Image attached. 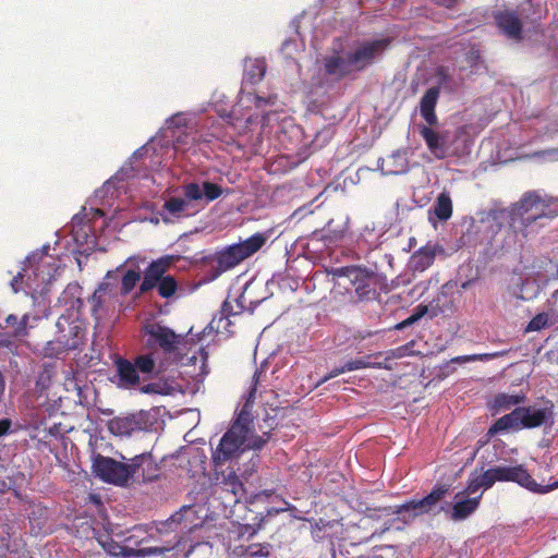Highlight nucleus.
Segmentation results:
<instances>
[{"instance_id": "18", "label": "nucleus", "mask_w": 558, "mask_h": 558, "mask_svg": "<svg viewBox=\"0 0 558 558\" xmlns=\"http://www.w3.org/2000/svg\"><path fill=\"white\" fill-rule=\"evenodd\" d=\"M56 328L58 339L63 344L61 348H65L66 351L77 349L85 336L83 324L64 315L59 317Z\"/></svg>"}, {"instance_id": "11", "label": "nucleus", "mask_w": 558, "mask_h": 558, "mask_svg": "<svg viewBox=\"0 0 558 558\" xmlns=\"http://www.w3.org/2000/svg\"><path fill=\"white\" fill-rule=\"evenodd\" d=\"M276 96H269L268 98L253 95L252 93H242L238 104L232 108L231 112L226 114L223 119L230 124L238 134H245L251 130V125L255 122H260L262 128L265 129L271 125L274 121L278 120L277 112H267L260 120L258 114L251 111V104L254 102L256 109H262L266 105H275Z\"/></svg>"}, {"instance_id": "51", "label": "nucleus", "mask_w": 558, "mask_h": 558, "mask_svg": "<svg viewBox=\"0 0 558 558\" xmlns=\"http://www.w3.org/2000/svg\"><path fill=\"white\" fill-rule=\"evenodd\" d=\"M4 390H5V380H4L2 373L0 372V400L2 399Z\"/></svg>"}, {"instance_id": "7", "label": "nucleus", "mask_w": 558, "mask_h": 558, "mask_svg": "<svg viewBox=\"0 0 558 558\" xmlns=\"http://www.w3.org/2000/svg\"><path fill=\"white\" fill-rule=\"evenodd\" d=\"M229 194V190L207 180H197L184 183L181 193L169 197L162 207L165 222H173L174 219L192 217L206 208V206Z\"/></svg>"}, {"instance_id": "48", "label": "nucleus", "mask_w": 558, "mask_h": 558, "mask_svg": "<svg viewBox=\"0 0 558 558\" xmlns=\"http://www.w3.org/2000/svg\"><path fill=\"white\" fill-rule=\"evenodd\" d=\"M417 319L415 318L414 315H411L410 317H408L407 319H404L403 322H401L400 324L397 325V329H403L408 326H411L412 324L416 323Z\"/></svg>"}, {"instance_id": "14", "label": "nucleus", "mask_w": 558, "mask_h": 558, "mask_svg": "<svg viewBox=\"0 0 558 558\" xmlns=\"http://www.w3.org/2000/svg\"><path fill=\"white\" fill-rule=\"evenodd\" d=\"M483 493L482 489L470 492L468 483L463 490L454 495L453 502L447 507L441 506L439 511L446 512L452 521H463L477 510Z\"/></svg>"}, {"instance_id": "46", "label": "nucleus", "mask_w": 558, "mask_h": 558, "mask_svg": "<svg viewBox=\"0 0 558 558\" xmlns=\"http://www.w3.org/2000/svg\"><path fill=\"white\" fill-rule=\"evenodd\" d=\"M438 84L446 85L450 81V73L447 68L440 66L437 71Z\"/></svg>"}, {"instance_id": "32", "label": "nucleus", "mask_w": 558, "mask_h": 558, "mask_svg": "<svg viewBox=\"0 0 558 558\" xmlns=\"http://www.w3.org/2000/svg\"><path fill=\"white\" fill-rule=\"evenodd\" d=\"M194 514H195V511H194L193 507L184 506L180 509V511L172 514L166 522L161 523L162 527L160 529V531H162V529H168V527L172 529L174 525H179L182 523L184 524L183 529L191 530V527L187 525L186 522H191Z\"/></svg>"}, {"instance_id": "44", "label": "nucleus", "mask_w": 558, "mask_h": 558, "mask_svg": "<svg viewBox=\"0 0 558 558\" xmlns=\"http://www.w3.org/2000/svg\"><path fill=\"white\" fill-rule=\"evenodd\" d=\"M465 58L471 66H475L481 58L480 50L474 47L469 48V50L465 52Z\"/></svg>"}, {"instance_id": "54", "label": "nucleus", "mask_w": 558, "mask_h": 558, "mask_svg": "<svg viewBox=\"0 0 558 558\" xmlns=\"http://www.w3.org/2000/svg\"><path fill=\"white\" fill-rule=\"evenodd\" d=\"M80 289V287L77 284H69L66 290L70 291V292H76L77 290Z\"/></svg>"}, {"instance_id": "31", "label": "nucleus", "mask_w": 558, "mask_h": 558, "mask_svg": "<svg viewBox=\"0 0 558 558\" xmlns=\"http://www.w3.org/2000/svg\"><path fill=\"white\" fill-rule=\"evenodd\" d=\"M159 352L153 351L147 354H142L135 359V366L138 371H141L144 374H150V373H160L163 369L158 368V364L160 361Z\"/></svg>"}, {"instance_id": "33", "label": "nucleus", "mask_w": 558, "mask_h": 558, "mask_svg": "<svg viewBox=\"0 0 558 558\" xmlns=\"http://www.w3.org/2000/svg\"><path fill=\"white\" fill-rule=\"evenodd\" d=\"M266 72L264 60H247L244 65V80L251 84L259 82Z\"/></svg>"}, {"instance_id": "42", "label": "nucleus", "mask_w": 558, "mask_h": 558, "mask_svg": "<svg viewBox=\"0 0 558 558\" xmlns=\"http://www.w3.org/2000/svg\"><path fill=\"white\" fill-rule=\"evenodd\" d=\"M345 364L341 365V366H338V367H335L332 368L327 375H325L318 383H317V386H320L323 385L324 383L328 381L329 379L331 378H335L341 374H344L347 373L348 371L345 369Z\"/></svg>"}, {"instance_id": "1", "label": "nucleus", "mask_w": 558, "mask_h": 558, "mask_svg": "<svg viewBox=\"0 0 558 558\" xmlns=\"http://www.w3.org/2000/svg\"><path fill=\"white\" fill-rule=\"evenodd\" d=\"M175 257L161 256L148 263L144 270L142 265L146 263L143 255L129 256L116 269L107 271L102 281L98 284L93 295L88 299L93 317L99 322L118 314L124 307L125 298L138 284L135 298L144 295L156 289L162 299L172 298L178 291V282L168 271Z\"/></svg>"}, {"instance_id": "40", "label": "nucleus", "mask_w": 558, "mask_h": 558, "mask_svg": "<svg viewBox=\"0 0 558 558\" xmlns=\"http://www.w3.org/2000/svg\"><path fill=\"white\" fill-rule=\"evenodd\" d=\"M506 354V351L485 353V354H473L459 356L454 361L457 362H472V361H489Z\"/></svg>"}, {"instance_id": "37", "label": "nucleus", "mask_w": 558, "mask_h": 558, "mask_svg": "<svg viewBox=\"0 0 558 558\" xmlns=\"http://www.w3.org/2000/svg\"><path fill=\"white\" fill-rule=\"evenodd\" d=\"M234 314H236V312H234ZM230 315H233V312L229 311V303L226 302L222 307V315L219 318H214L210 322L208 328L210 330L216 329L218 332L220 331V329L227 330L228 326L230 325Z\"/></svg>"}, {"instance_id": "9", "label": "nucleus", "mask_w": 558, "mask_h": 558, "mask_svg": "<svg viewBox=\"0 0 558 558\" xmlns=\"http://www.w3.org/2000/svg\"><path fill=\"white\" fill-rule=\"evenodd\" d=\"M356 72L350 50L343 48L342 41H333L331 50L317 63L310 81H305V89L314 100L324 95L328 88L343 77Z\"/></svg>"}, {"instance_id": "15", "label": "nucleus", "mask_w": 558, "mask_h": 558, "mask_svg": "<svg viewBox=\"0 0 558 558\" xmlns=\"http://www.w3.org/2000/svg\"><path fill=\"white\" fill-rule=\"evenodd\" d=\"M448 490L449 487L446 485L436 486L426 497L405 502L397 507L393 513L402 514L404 519L407 518L405 514H409L408 518L410 519L424 513H430Z\"/></svg>"}, {"instance_id": "45", "label": "nucleus", "mask_w": 558, "mask_h": 558, "mask_svg": "<svg viewBox=\"0 0 558 558\" xmlns=\"http://www.w3.org/2000/svg\"><path fill=\"white\" fill-rule=\"evenodd\" d=\"M281 49L287 57H292V52L298 50V43L295 39H288L282 44Z\"/></svg>"}, {"instance_id": "34", "label": "nucleus", "mask_w": 558, "mask_h": 558, "mask_svg": "<svg viewBox=\"0 0 558 558\" xmlns=\"http://www.w3.org/2000/svg\"><path fill=\"white\" fill-rule=\"evenodd\" d=\"M524 401V396L520 395H507L499 393L495 397L493 402V408L499 411L510 410L512 407H515Z\"/></svg>"}, {"instance_id": "56", "label": "nucleus", "mask_w": 558, "mask_h": 558, "mask_svg": "<svg viewBox=\"0 0 558 558\" xmlns=\"http://www.w3.org/2000/svg\"><path fill=\"white\" fill-rule=\"evenodd\" d=\"M251 462H252L251 471H253V470H254V466H256V463L254 462L253 458L251 459Z\"/></svg>"}, {"instance_id": "26", "label": "nucleus", "mask_w": 558, "mask_h": 558, "mask_svg": "<svg viewBox=\"0 0 558 558\" xmlns=\"http://www.w3.org/2000/svg\"><path fill=\"white\" fill-rule=\"evenodd\" d=\"M408 170L409 161L405 151L397 150L381 162L384 174H402L408 172Z\"/></svg>"}, {"instance_id": "25", "label": "nucleus", "mask_w": 558, "mask_h": 558, "mask_svg": "<svg viewBox=\"0 0 558 558\" xmlns=\"http://www.w3.org/2000/svg\"><path fill=\"white\" fill-rule=\"evenodd\" d=\"M437 252H439L437 245L428 244L421 247L411 256V268L414 271H424L434 263Z\"/></svg>"}, {"instance_id": "6", "label": "nucleus", "mask_w": 558, "mask_h": 558, "mask_svg": "<svg viewBox=\"0 0 558 558\" xmlns=\"http://www.w3.org/2000/svg\"><path fill=\"white\" fill-rule=\"evenodd\" d=\"M49 251L47 244L26 257L22 270L10 282L13 292L24 291L34 302L48 292L60 269L58 259Z\"/></svg>"}, {"instance_id": "55", "label": "nucleus", "mask_w": 558, "mask_h": 558, "mask_svg": "<svg viewBox=\"0 0 558 558\" xmlns=\"http://www.w3.org/2000/svg\"><path fill=\"white\" fill-rule=\"evenodd\" d=\"M374 230V227L369 228L368 226L365 227L364 232L362 233V236L366 235V232H371Z\"/></svg>"}, {"instance_id": "27", "label": "nucleus", "mask_w": 558, "mask_h": 558, "mask_svg": "<svg viewBox=\"0 0 558 558\" xmlns=\"http://www.w3.org/2000/svg\"><path fill=\"white\" fill-rule=\"evenodd\" d=\"M117 371L119 375V386L123 388H131L138 384L140 376L135 364L128 360L120 359L117 362Z\"/></svg>"}, {"instance_id": "13", "label": "nucleus", "mask_w": 558, "mask_h": 558, "mask_svg": "<svg viewBox=\"0 0 558 558\" xmlns=\"http://www.w3.org/2000/svg\"><path fill=\"white\" fill-rule=\"evenodd\" d=\"M266 240L265 234L255 233L245 241L230 245L219 252L215 258L217 271L215 277L235 267L242 260L255 254L266 243Z\"/></svg>"}, {"instance_id": "43", "label": "nucleus", "mask_w": 558, "mask_h": 558, "mask_svg": "<svg viewBox=\"0 0 558 558\" xmlns=\"http://www.w3.org/2000/svg\"><path fill=\"white\" fill-rule=\"evenodd\" d=\"M345 364V369L348 372H353V371H357V369H362V368H366L369 366V363L365 362L364 360L362 359H357V360H352V361H348Z\"/></svg>"}, {"instance_id": "10", "label": "nucleus", "mask_w": 558, "mask_h": 558, "mask_svg": "<svg viewBox=\"0 0 558 558\" xmlns=\"http://www.w3.org/2000/svg\"><path fill=\"white\" fill-rule=\"evenodd\" d=\"M496 482H514L527 490L539 495L548 493V489L543 488V485L536 483L521 464H498L481 473L472 472L469 476V490L482 489L485 492Z\"/></svg>"}, {"instance_id": "58", "label": "nucleus", "mask_w": 558, "mask_h": 558, "mask_svg": "<svg viewBox=\"0 0 558 558\" xmlns=\"http://www.w3.org/2000/svg\"><path fill=\"white\" fill-rule=\"evenodd\" d=\"M558 296V290H556L554 293H553V299L557 298Z\"/></svg>"}, {"instance_id": "22", "label": "nucleus", "mask_w": 558, "mask_h": 558, "mask_svg": "<svg viewBox=\"0 0 558 558\" xmlns=\"http://www.w3.org/2000/svg\"><path fill=\"white\" fill-rule=\"evenodd\" d=\"M420 134L435 158L444 159L450 154V140L447 133L422 126Z\"/></svg>"}, {"instance_id": "35", "label": "nucleus", "mask_w": 558, "mask_h": 558, "mask_svg": "<svg viewBox=\"0 0 558 558\" xmlns=\"http://www.w3.org/2000/svg\"><path fill=\"white\" fill-rule=\"evenodd\" d=\"M555 315V311L550 310V312H543L537 314L527 325L526 331H538L546 326H549L554 323L553 317Z\"/></svg>"}, {"instance_id": "47", "label": "nucleus", "mask_w": 558, "mask_h": 558, "mask_svg": "<svg viewBox=\"0 0 558 558\" xmlns=\"http://www.w3.org/2000/svg\"><path fill=\"white\" fill-rule=\"evenodd\" d=\"M12 432V421L10 418L0 420V438Z\"/></svg>"}, {"instance_id": "28", "label": "nucleus", "mask_w": 558, "mask_h": 558, "mask_svg": "<svg viewBox=\"0 0 558 558\" xmlns=\"http://www.w3.org/2000/svg\"><path fill=\"white\" fill-rule=\"evenodd\" d=\"M332 220H330L326 228L315 231L312 234L311 242H323L326 247L337 244L344 235V228H332Z\"/></svg>"}, {"instance_id": "52", "label": "nucleus", "mask_w": 558, "mask_h": 558, "mask_svg": "<svg viewBox=\"0 0 558 558\" xmlns=\"http://www.w3.org/2000/svg\"><path fill=\"white\" fill-rule=\"evenodd\" d=\"M543 488L548 489V493H549V492L558 488V481H556V482H554V483H551L549 485H543Z\"/></svg>"}, {"instance_id": "53", "label": "nucleus", "mask_w": 558, "mask_h": 558, "mask_svg": "<svg viewBox=\"0 0 558 558\" xmlns=\"http://www.w3.org/2000/svg\"><path fill=\"white\" fill-rule=\"evenodd\" d=\"M94 217H101L105 215L104 210L101 208L93 209Z\"/></svg>"}, {"instance_id": "41", "label": "nucleus", "mask_w": 558, "mask_h": 558, "mask_svg": "<svg viewBox=\"0 0 558 558\" xmlns=\"http://www.w3.org/2000/svg\"><path fill=\"white\" fill-rule=\"evenodd\" d=\"M140 391L142 393H146V395H163L165 387L159 383H151V384L142 386L140 388Z\"/></svg>"}, {"instance_id": "59", "label": "nucleus", "mask_w": 558, "mask_h": 558, "mask_svg": "<svg viewBox=\"0 0 558 558\" xmlns=\"http://www.w3.org/2000/svg\"><path fill=\"white\" fill-rule=\"evenodd\" d=\"M556 277L558 278V267H557V270H556Z\"/></svg>"}, {"instance_id": "24", "label": "nucleus", "mask_w": 558, "mask_h": 558, "mask_svg": "<svg viewBox=\"0 0 558 558\" xmlns=\"http://www.w3.org/2000/svg\"><path fill=\"white\" fill-rule=\"evenodd\" d=\"M439 98V87L433 86L426 90L420 102L421 116L430 125L437 122L435 107Z\"/></svg>"}, {"instance_id": "5", "label": "nucleus", "mask_w": 558, "mask_h": 558, "mask_svg": "<svg viewBox=\"0 0 558 558\" xmlns=\"http://www.w3.org/2000/svg\"><path fill=\"white\" fill-rule=\"evenodd\" d=\"M556 216L548 202L536 193L525 194L508 209H493L482 214L476 228L483 240H492L506 221L514 233L526 236L529 232L545 226V221Z\"/></svg>"}, {"instance_id": "20", "label": "nucleus", "mask_w": 558, "mask_h": 558, "mask_svg": "<svg viewBox=\"0 0 558 558\" xmlns=\"http://www.w3.org/2000/svg\"><path fill=\"white\" fill-rule=\"evenodd\" d=\"M102 548L111 556L116 557H147L151 555H162L163 553L170 550L174 546L180 544V541L178 539L174 545L170 547H141V548H134L129 545H120L112 539L100 542Z\"/></svg>"}, {"instance_id": "12", "label": "nucleus", "mask_w": 558, "mask_h": 558, "mask_svg": "<svg viewBox=\"0 0 558 558\" xmlns=\"http://www.w3.org/2000/svg\"><path fill=\"white\" fill-rule=\"evenodd\" d=\"M330 274L336 279V284L343 288L352 302H363L375 299L377 276L361 266H347L332 268Z\"/></svg>"}, {"instance_id": "17", "label": "nucleus", "mask_w": 558, "mask_h": 558, "mask_svg": "<svg viewBox=\"0 0 558 558\" xmlns=\"http://www.w3.org/2000/svg\"><path fill=\"white\" fill-rule=\"evenodd\" d=\"M517 410L520 416L521 429L536 428L554 423V404L551 401L544 402L543 407H517Z\"/></svg>"}, {"instance_id": "57", "label": "nucleus", "mask_w": 558, "mask_h": 558, "mask_svg": "<svg viewBox=\"0 0 558 558\" xmlns=\"http://www.w3.org/2000/svg\"><path fill=\"white\" fill-rule=\"evenodd\" d=\"M76 221H81V218H78V216H75V217L73 218V222L75 223Z\"/></svg>"}, {"instance_id": "21", "label": "nucleus", "mask_w": 558, "mask_h": 558, "mask_svg": "<svg viewBox=\"0 0 558 558\" xmlns=\"http://www.w3.org/2000/svg\"><path fill=\"white\" fill-rule=\"evenodd\" d=\"M495 23L498 29L509 39L520 40L522 23L515 11L505 9L494 13Z\"/></svg>"}, {"instance_id": "16", "label": "nucleus", "mask_w": 558, "mask_h": 558, "mask_svg": "<svg viewBox=\"0 0 558 558\" xmlns=\"http://www.w3.org/2000/svg\"><path fill=\"white\" fill-rule=\"evenodd\" d=\"M388 38H378L374 40H366L357 44L353 49H350L353 63L356 71H361L369 65L375 59L380 57L389 46Z\"/></svg>"}, {"instance_id": "23", "label": "nucleus", "mask_w": 558, "mask_h": 558, "mask_svg": "<svg viewBox=\"0 0 558 558\" xmlns=\"http://www.w3.org/2000/svg\"><path fill=\"white\" fill-rule=\"evenodd\" d=\"M535 129L537 136L542 140L547 138L558 141V120L539 119L536 121ZM535 155L546 160H558V146L541 150Z\"/></svg>"}, {"instance_id": "29", "label": "nucleus", "mask_w": 558, "mask_h": 558, "mask_svg": "<svg viewBox=\"0 0 558 558\" xmlns=\"http://www.w3.org/2000/svg\"><path fill=\"white\" fill-rule=\"evenodd\" d=\"M508 429H521L520 416L517 408L501 417H499L494 425L488 429V435L494 436L498 433L506 432Z\"/></svg>"}, {"instance_id": "4", "label": "nucleus", "mask_w": 558, "mask_h": 558, "mask_svg": "<svg viewBox=\"0 0 558 558\" xmlns=\"http://www.w3.org/2000/svg\"><path fill=\"white\" fill-rule=\"evenodd\" d=\"M148 336L149 347H159V369H167L171 365L184 368L183 374L190 376L196 383H202L208 374L207 352L202 343L194 341V335H177L172 329L160 324H147L144 327Z\"/></svg>"}, {"instance_id": "2", "label": "nucleus", "mask_w": 558, "mask_h": 558, "mask_svg": "<svg viewBox=\"0 0 558 558\" xmlns=\"http://www.w3.org/2000/svg\"><path fill=\"white\" fill-rule=\"evenodd\" d=\"M257 383V373L254 375ZM256 393V384L251 388L245 403L236 414L231 427L220 438L218 446L213 451L211 459L215 465L216 485L229 495L230 502H238L244 497V486L236 475L233 468L223 465L228 461H234L246 450L260 449L266 439L263 436L255 435L253 432V418L251 410Z\"/></svg>"}, {"instance_id": "3", "label": "nucleus", "mask_w": 558, "mask_h": 558, "mask_svg": "<svg viewBox=\"0 0 558 558\" xmlns=\"http://www.w3.org/2000/svg\"><path fill=\"white\" fill-rule=\"evenodd\" d=\"M192 119L183 113H175L167 120L166 126L161 130L159 137H155L147 145L134 151L130 161L121 167V169L108 180L101 189H99L95 197L105 205V198L113 197L120 190H124L123 185H119L123 181L140 177L138 166L140 159L149 157L153 160L154 155H158L157 145L160 149H173L174 151H187L196 142V136L191 125Z\"/></svg>"}, {"instance_id": "50", "label": "nucleus", "mask_w": 558, "mask_h": 558, "mask_svg": "<svg viewBox=\"0 0 558 558\" xmlns=\"http://www.w3.org/2000/svg\"><path fill=\"white\" fill-rule=\"evenodd\" d=\"M459 0H434L435 3L444 5L446 8L453 7Z\"/></svg>"}, {"instance_id": "8", "label": "nucleus", "mask_w": 558, "mask_h": 558, "mask_svg": "<svg viewBox=\"0 0 558 558\" xmlns=\"http://www.w3.org/2000/svg\"><path fill=\"white\" fill-rule=\"evenodd\" d=\"M93 471L104 482L118 486L126 485L129 480L146 482L156 477L154 461L149 453L135 456L128 462L94 453Z\"/></svg>"}, {"instance_id": "19", "label": "nucleus", "mask_w": 558, "mask_h": 558, "mask_svg": "<svg viewBox=\"0 0 558 558\" xmlns=\"http://www.w3.org/2000/svg\"><path fill=\"white\" fill-rule=\"evenodd\" d=\"M148 426V413L145 411L128 416H118L108 423L109 430L117 436H130L135 432L147 429Z\"/></svg>"}, {"instance_id": "39", "label": "nucleus", "mask_w": 558, "mask_h": 558, "mask_svg": "<svg viewBox=\"0 0 558 558\" xmlns=\"http://www.w3.org/2000/svg\"><path fill=\"white\" fill-rule=\"evenodd\" d=\"M269 544H251L245 549V556L251 558L267 557L269 555Z\"/></svg>"}, {"instance_id": "49", "label": "nucleus", "mask_w": 558, "mask_h": 558, "mask_svg": "<svg viewBox=\"0 0 558 558\" xmlns=\"http://www.w3.org/2000/svg\"><path fill=\"white\" fill-rule=\"evenodd\" d=\"M427 313V307L423 305H418L415 308V312L412 314L415 316V318L418 320L421 319L425 314Z\"/></svg>"}, {"instance_id": "36", "label": "nucleus", "mask_w": 558, "mask_h": 558, "mask_svg": "<svg viewBox=\"0 0 558 558\" xmlns=\"http://www.w3.org/2000/svg\"><path fill=\"white\" fill-rule=\"evenodd\" d=\"M31 316L29 314H24L22 319L19 320L17 317L13 314L9 315L5 319L7 324L14 327V335L17 337H22L26 335V328L29 323Z\"/></svg>"}, {"instance_id": "38", "label": "nucleus", "mask_w": 558, "mask_h": 558, "mask_svg": "<svg viewBox=\"0 0 558 558\" xmlns=\"http://www.w3.org/2000/svg\"><path fill=\"white\" fill-rule=\"evenodd\" d=\"M61 345L63 344L60 342L57 336L54 340L46 342L40 352L46 357H57L66 351V349L61 348Z\"/></svg>"}, {"instance_id": "30", "label": "nucleus", "mask_w": 558, "mask_h": 558, "mask_svg": "<svg viewBox=\"0 0 558 558\" xmlns=\"http://www.w3.org/2000/svg\"><path fill=\"white\" fill-rule=\"evenodd\" d=\"M429 213H433L441 221H446L451 217L452 201L448 192L444 191L437 196V199Z\"/></svg>"}]
</instances>
